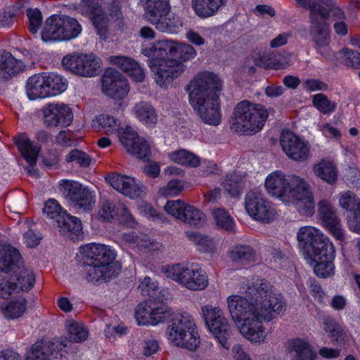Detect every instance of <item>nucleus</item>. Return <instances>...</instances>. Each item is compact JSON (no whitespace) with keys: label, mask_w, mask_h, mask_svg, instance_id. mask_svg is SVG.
<instances>
[{"label":"nucleus","mask_w":360,"mask_h":360,"mask_svg":"<svg viewBox=\"0 0 360 360\" xmlns=\"http://www.w3.org/2000/svg\"><path fill=\"white\" fill-rule=\"evenodd\" d=\"M226 302L231 319L240 335L257 345L267 342L264 321H270L274 314L284 309L281 294L274 292L272 285L264 280H257L248 286L245 293L230 295Z\"/></svg>","instance_id":"obj_1"},{"label":"nucleus","mask_w":360,"mask_h":360,"mask_svg":"<svg viewBox=\"0 0 360 360\" xmlns=\"http://www.w3.org/2000/svg\"><path fill=\"white\" fill-rule=\"evenodd\" d=\"M141 53L148 58L147 63L155 82L165 89L186 70L182 62L169 56L178 54L181 60H190L197 54L191 45L169 39L158 41L143 49Z\"/></svg>","instance_id":"obj_2"},{"label":"nucleus","mask_w":360,"mask_h":360,"mask_svg":"<svg viewBox=\"0 0 360 360\" xmlns=\"http://www.w3.org/2000/svg\"><path fill=\"white\" fill-rule=\"evenodd\" d=\"M264 188L269 195L286 205L295 206L302 214L311 216L314 213V197L303 178L275 170L266 176Z\"/></svg>","instance_id":"obj_3"},{"label":"nucleus","mask_w":360,"mask_h":360,"mask_svg":"<svg viewBox=\"0 0 360 360\" xmlns=\"http://www.w3.org/2000/svg\"><path fill=\"white\" fill-rule=\"evenodd\" d=\"M221 87L219 77L208 71L198 74L188 86L190 104L207 124L217 126L221 122L219 94Z\"/></svg>","instance_id":"obj_4"},{"label":"nucleus","mask_w":360,"mask_h":360,"mask_svg":"<svg viewBox=\"0 0 360 360\" xmlns=\"http://www.w3.org/2000/svg\"><path fill=\"white\" fill-rule=\"evenodd\" d=\"M95 122L100 130L108 135L117 133L119 140L127 153L143 160L149 158L150 145L129 126L121 127L120 121L110 115H100Z\"/></svg>","instance_id":"obj_5"},{"label":"nucleus","mask_w":360,"mask_h":360,"mask_svg":"<svg viewBox=\"0 0 360 360\" xmlns=\"http://www.w3.org/2000/svg\"><path fill=\"white\" fill-rule=\"evenodd\" d=\"M165 338L172 346L191 352L200 345L195 320L186 311L173 312L165 329Z\"/></svg>","instance_id":"obj_6"},{"label":"nucleus","mask_w":360,"mask_h":360,"mask_svg":"<svg viewBox=\"0 0 360 360\" xmlns=\"http://www.w3.org/2000/svg\"><path fill=\"white\" fill-rule=\"evenodd\" d=\"M268 117L263 105L244 100L233 109L231 129L240 134L253 135L262 129Z\"/></svg>","instance_id":"obj_7"},{"label":"nucleus","mask_w":360,"mask_h":360,"mask_svg":"<svg viewBox=\"0 0 360 360\" xmlns=\"http://www.w3.org/2000/svg\"><path fill=\"white\" fill-rule=\"evenodd\" d=\"M160 271L167 278L191 291H202L209 285L206 271L197 263H177L164 265Z\"/></svg>","instance_id":"obj_8"},{"label":"nucleus","mask_w":360,"mask_h":360,"mask_svg":"<svg viewBox=\"0 0 360 360\" xmlns=\"http://www.w3.org/2000/svg\"><path fill=\"white\" fill-rule=\"evenodd\" d=\"M145 8L146 20L155 28L169 34L178 33L182 26L181 20L170 13L169 0H140Z\"/></svg>","instance_id":"obj_9"},{"label":"nucleus","mask_w":360,"mask_h":360,"mask_svg":"<svg viewBox=\"0 0 360 360\" xmlns=\"http://www.w3.org/2000/svg\"><path fill=\"white\" fill-rule=\"evenodd\" d=\"M82 30L75 18L55 15L46 20L41 38L44 42L69 41L77 37Z\"/></svg>","instance_id":"obj_10"},{"label":"nucleus","mask_w":360,"mask_h":360,"mask_svg":"<svg viewBox=\"0 0 360 360\" xmlns=\"http://www.w3.org/2000/svg\"><path fill=\"white\" fill-rule=\"evenodd\" d=\"M298 247L304 259L316 257L317 252L331 250L333 245L328 237L320 229L312 226H304L297 233Z\"/></svg>","instance_id":"obj_11"},{"label":"nucleus","mask_w":360,"mask_h":360,"mask_svg":"<svg viewBox=\"0 0 360 360\" xmlns=\"http://www.w3.org/2000/svg\"><path fill=\"white\" fill-rule=\"evenodd\" d=\"M173 311L162 300L150 299L140 303L135 310V319L139 326H155L170 318Z\"/></svg>","instance_id":"obj_12"},{"label":"nucleus","mask_w":360,"mask_h":360,"mask_svg":"<svg viewBox=\"0 0 360 360\" xmlns=\"http://www.w3.org/2000/svg\"><path fill=\"white\" fill-rule=\"evenodd\" d=\"M62 65L78 76L93 77L98 75L102 62L94 54L72 53L63 58Z\"/></svg>","instance_id":"obj_13"},{"label":"nucleus","mask_w":360,"mask_h":360,"mask_svg":"<svg viewBox=\"0 0 360 360\" xmlns=\"http://www.w3.org/2000/svg\"><path fill=\"white\" fill-rule=\"evenodd\" d=\"M70 342L63 338L41 340L32 345L24 360H51L69 352Z\"/></svg>","instance_id":"obj_14"},{"label":"nucleus","mask_w":360,"mask_h":360,"mask_svg":"<svg viewBox=\"0 0 360 360\" xmlns=\"http://www.w3.org/2000/svg\"><path fill=\"white\" fill-rule=\"evenodd\" d=\"M244 205L246 212L253 220L269 224L276 218L275 208L259 192L249 191L245 196Z\"/></svg>","instance_id":"obj_15"},{"label":"nucleus","mask_w":360,"mask_h":360,"mask_svg":"<svg viewBox=\"0 0 360 360\" xmlns=\"http://www.w3.org/2000/svg\"><path fill=\"white\" fill-rule=\"evenodd\" d=\"M42 120L48 128L67 127L73 120V112L68 104L52 102L41 108Z\"/></svg>","instance_id":"obj_16"},{"label":"nucleus","mask_w":360,"mask_h":360,"mask_svg":"<svg viewBox=\"0 0 360 360\" xmlns=\"http://www.w3.org/2000/svg\"><path fill=\"white\" fill-rule=\"evenodd\" d=\"M280 145L287 157L293 161L302 162L309 157V143L289 130L282 131Z\"/></svg>","instance_id":"obj_17"},{"label":"nucleus","mask_w":360,"mask_h":360,"mask_svg":"<svg viewBox=\"0 0 360 360\" xmlns=\"http://www.w3.org/2000/svg\"><path fill=\"white\" fill-rule=\"evenodd\" d=\"M60 189L67 192V197L76 208L84 211L93 209L95 200L90 191L81 184L71 180L62 179L58 183Z\"/></svg>","instance_id":"obj_18"},{"label":"nucleus","mask_w":360,"mask_h":360,"mask_svg":"<svg viewBox=\"0 0 360 360\" xmlns=\"http://www.w3.org/2000/svg\"><path fill=\"white\" fill-rule=\"evenodd\" d=\"M102 91L115 99H122L129 91L127 78L115 68H108L102 78Z\"/></svg>","instance_id":"obj_19"},{"label":"nucleus","mask_w":360,"mask_h":360,"mask_svg":"<svg viewBox=\"0 0 360 360\" xmlns=\"http://www.w3.org/2000/svg\"><path fill=\"white\" fill-rule=\"evenodd\" d=\"M107 180L114 189L131 199L143 198L147 193L146 187L132 176L113 174Z\"/></svg>","instance_id":"obj_20"},{"label":"nucleus","mask_w":360,"mask_h":360,"mask_svg":"<svg viewBox=\"0 0 360 360\" xmlns=\"http://www.w3.org/2000/svg\"><path fill=\"white\" fill-rule=\"evenodd\" d=\"M81 253L88 259L104 266H112L121 270V265L115 260L117 256V251L109 245L100 243H90L81 248Z\"/></svg>","instance_id":"obj_21"},{"label":"nucleus","mask_w":360,"mask_h":360,"mask_svg":"<svg viewBox=\"0 0 360 360\" xmlns=\"http://www.w3.org/2000/svg\"><path fill=\"white\" fill-rule=\"evenodd\" d=\"M297 4L302 8H309L310 11V35L312 40L318 46L328 44V34L323 29V22L320 20L319 15H326L328 13L321 11L317 8V4L314 0H295Z\"/></svg>","instance_id":"obj_22"},{"label":"nucleus","mask_w":360,"mask_h":360,"mask_svg":"<svg viewBox=\"0 0 360 360\" xmlns=\"http://www.w3.org/2000/svg\"><path fill=\"white\" fill-rule=\"evenodd\" d=\"M79 11L84 16L91 18L98 34L101 37L106 36L109 19L103 13L98 0H82Z\"/></svg>","instance_id":"obj_23"},{"label":"nucleus","mask_w":360,"mask_h":360,"mask_svg":"<svg viewBox=\"0 0 360 360\" xmlns=\"http://www.w3.org/2000/svg\"><path fill=\"white\" fill-rule=\"evenodd\" d=\"M15 144L20 151L22 157L29 164L28 174L32 177L39 176L37 169L34 167L41 146L32 141L26 134H20L15 138Z\"/></svg>","instance_id":"obj_24"},{"label":"nucleus","mask_w":360,"mask_h":360,"mask_svg":"<svg viewBox=\"0 0 360 360\" xmlns=\"http://www.w3.org/2000/svg\"><path fill=\"white\" fill-rule=\"evenodd\" d=\"M317 214L323 226L338 238V212L335 200H321L317 204Z\"/></svg>","instance_id":"obj_25"},{"label":"nucleus","mask_w":360,"mask_h":360,"mask_svg":"<svg viewBox=\"0 0 360 360\" xmlns=\"http://www.w3.org/2000/svg\"><path fill=\"white\" fill-rule=\"evenodd\" d=\"M335 257V250L333 245L331 250L317 252L316 257L306 259L307 263L314 269L315 274L321 278H326L335 272L333 261Z\"/></svg>","instance_id":"obj_26"},{"label":"nucleus","mask_w":360,"mask_h":360,"mask_svg":"<svg viewBox=\"0 0 360 360\" xmlns=\"http://www.w3.org/2000/svg\"><path fill=\"white\" fill-rule=\"evenodd\" d=\"M122 241L132 248L139 250H147L149 252L160 250L162 245L151 240L147 235L143 233L138 234L134 231H129L122 235Z\"/></svg>","instance_id":"obj_27"},{"label":"nucleus","mask_w":360,"mask_h":360,"mask_svg":"<svg viewBox=\"0 0 360 360\" xmlns=\"http://www.w3.org/2000/svg\"><path fill=\"white\" fill-rule=\"evenodd\" d=\"M24 67L21 60H17L8 52L0 51V81L11 79L22 71Z\"/></svg>","instance_id":"obj_28"},{"label":"nucleus","mask_w":360,"mask_h":360,"mask_svg":"<svg viewBox=\"0 0 360 360\" xmlns=\"http://www.w3.org/2000/svg\"><path fill=\"white\" fill-rule=\"evenodd\" d=\"M13 271L15 274V279L18 281L17 283H14L11 281L13 278L8 279L9 282L15 285V289L12 292V294L16 291L18 287L22 291H28L34 285L35 282V276L31 269L25 268L21 266V257L20 256L18 264L15 268H11L8 271H5V273ZM7 280V278H6Z\"/></svg>","instance_id":"obj_29"},{"label":"nucleus","mask_w":360,"mask_h":360,"mask_svg":"<svg viewBox=\"0 0 360 360\" xmlns=\"http://www.w3.org/2000/svg\"><path fill=\"white\" fill-rule=\"evenodd\" d=\"M53 226L61 234L72 240L79 239L82 233L81 221L67 213H65L61 219H58L57 224Z\"/></svg>","instance_id":"obj_30"},{"label":"nucleus","mask_w":360,"mask_h":360,"mask_svg":"<svg viewBox=\"0 0 360 360\" xmlns=\"http://www.w3.org/2000/svg\"><path fill=\"white\" fill-rule=\"evenodd\" d=\"M286 349L297 360H315L316 358V354L309 342L301 338L289 340Z\"/></svg>","instance_id":"obj_31"},{"label":"nucleus","mask_w":360,"mask_h":360,"mask_svg":"<svg viewBox=\"0 0 360 360\" xmlns=\"http://www.w3.org/2000/svg\"><path fill=\"white\" fill-rule=\"evenodd\" d=\"M228 0H191L192 8L197 15L207 18L216 15L226 6Z\"/></svg>","instance_id":"obj_32"},{"label":"nucleus","mask_w":360,"mask_h":360,"mask_svg":"<svg viewBox=\"0 0 360 360\" xmlns=\"http://www.w3.org/2000/svg\"><path fill=\"white\" fill-rule=\"evenodd\" d=\"M25 92L31 101L47 98L44 73L35 74L28 78Z\"/></svg>","instance_id":"obj_33"},{"label":"nucleus","mask_w":360,"mask_h":360,"mask_svg":"<svg viewBox=\"0 0 360 360\" xmlns=\"http://www.w3.org/2000/svg\"><path fill=\"white\" fill-rule=\"evenodd\" d=\"M342 153L349 160L348 166L343 173V179L354 187L360 186V169L356 165V156L352 149L342 146Z\"/></svg>","instance_id":"obj_34"},{"label":"nucleus","mask_w":360,"mask_h":360,"mask_svg":"<svg viewBox=\"0 0 360 360\" xmlns=\"http://www.w3.org/2000/svg\"><path fill=\"white\" fill-rule=\"evenodd\" d=\"M120 272L116 267L99 264L89 265L86 269V278L91 281H107L116 277Z\"/></svg>","instance_id":"obj_35"},{"label":"nucleus","mask_w":360,"mask_h":360,"mask_svg":"<svg viewBox=\"0 0 360 360\" xmlns=\"http://www.w3.org/2000/svg\"><path fill=\"white\" fill-rule=\"evenodd\" d=\"M133 115L146 125H155L158 121V114L154 107L148 102L141 101L136 103L132 110Z\"/></svg>","instance_id":"obj_36"},{"label":"nucleus","mask_w":360,"mask_h":360,"mask_svg":"<svg viewBox=\"0 0 360 360\" xmlns=\"http://www.w3.org/2000/svg\"><path fill=\"white\" fill-rule=\"evenodd\" d=\"M5 318L8 319H18L24 315L27 310V301L22 295L12 298L1 308Z\"/></svg>","instance_id":"obj_37"},{"label":"nucleus","mask_w":360,"mask_h":360,"mask_svg":"<svg viewBox=\"0 0 360 360\" xmlns=\"http://www.w3.org/2000/svg\"><path fill=\"white\" fill-rule=\"evenodd\" d=\"M47 98L56 96L63 93L68 87L67 80L62 76L53 73H44Z\"/></svg>","instance_id":"obj_38"},{"label":"nucleus","mask_w":360,"mask_h":360,"mask_svg":"<svg viewBox=\"0 0 360 360\" xmlns=\"http://www.w3.org/2000/svg\"><path fill=\"white\" fill-rule=\"evenodd\" d=\"M207 327L210 331L218 340L221 346L229 349L230 348L229 339L231 335V328L228 319L226 318H224L215 323H212Z\"/></svg>","instance_id":"obj_39"},{"label":"nucleus","mask_w":360,"mask_h":360,"mask_svg":"<svg viewBox=\"0 0 360 360\" xmlns=\"http://www.w3.org/2000/svg\"><path fill=\"white\" fill-rule=\"evenodd\" d=\"M20 257L19 251L8 244L0 245V271L15 268Z\"/></svg>","instance_id":"obj_40"},{"label":"nucleus","mask_w":360,"mask_h":360,"mask_svg":"<svg viewBox=\"0 0 360 360\" xmlns=\"http://www.w3.org/2000/svg\"><path fill=\"white\" fill-rule=\"evenodd\" d=\"M315 175L328 184H333L336 179L335 165L329 159H323L313 165Z\"/></svg>","instance_id":"obj_41"},{"label":"nucleus","mask_w":360,"mask_h":360,"mask_svg":"<svg viewBox=\"0 0 360 360\" xmlns=\"http://www.w3.org/2000/svg\"><path fill=\"white\" fill-rule=\"evenodd\" d=\"M168 157L170 161L185 167H196L200 163V158L195 154L185 149L172 151Z\"/></svg>","instance_id":"obj_42"},{"label":"nucleus","mask_w":360,"mask_h":360,"mask_svg":"<svg viewBox=\"0 0 360 360\" xmlns=\"http://www.w3.org/2000/svg\"><path fill=\"white\" fill-rule=\"evenodd\" d=\"M244 178L240 173L229 174L222 182L223 188L231 197H238L244 188Z\"/></svg>","instance_id":"obj_43"},{"label":"nucleus","mask_w":360,"mask_h":360,"mask_svg":"<svg viewBox=\"0 0 360 360\" xmlns=\"http://www.w3.org/2000/svg\"><path fill=\"white\" fill-rule=\"evenodd\" d=\"M65 326L70 341L82 342L87 339L89 331L83 323L73 319H68Z\"/></svg>","instance_id":"obj_44"},{"label":"nucleus","mask_w":360,"mask_h":360,"mask_svg":"<svg viewBox=\"0 0 360 360\" xmlns=\"http://www.w3.org/2000/svg\"><path fill=\"white\" fill-rule=\"evenodd\" d=\"M212 214L219 229L227 231H232L234 229L235 221L225 209L215 208L212 210Z\"/></svg>","instance_id":"obj_45"},{"label":"nucleus","mask_w":360,"mask_h":360,"mask_svg":"<svg viewBox=\"0 0 360 360\" xmlns=\"http://www.w3.org/2000/svg\"><path fill=\"white\" fill-rule=\"evenodd\" d=\"M187 237L197 247V249L203 252H211L215 249V243L211 238L198 232H187Z\"/></svg>","instance_id":"obj_46"},{"label":"nucleus","mask_w":360,"mask_h":360,"mask_svg":"<svg viewBox=\"0 0 360 360\" xmlns=\"http://www.w3.org/2000/svg\"><path fill=\"white\" fill-rule=\"evenodd\" d=\"M229 256L233 262L247 264L255 260V253L250 246L237 245L230 252Z\"/></svg>","instance_id":"obj_47"},{"label":"nucleus","mask_w":360,"mask_h":360,"mask_svg":"<svg viewBox=\"0 0 360 360\" xmlns=\"http://www.w3.org/2000/svg\"><path fill=\"white\" fill-rule=\"evenodd\" d=\"M205 221V214L194 206L186 203L181 221L198 226Z\"/></svg>","instance_id":"obj_48"},{"label":"nucleus","mask_w":360,"mask_h":360,"mask_svg":"<svg viewBox=\"0 0 360 360\" xmlns=\"http://www.w3.org/2000/svg\"><path fill=\"white\" fill-rule=\"evenodd\" d=\"M201 314L207 326L212 323H215L226 318L224 311L219 307L212 304L202 306L201 307Z\"/></svg>","instance_id":"obj_49"},{"label":"nucleus","mask_w":360,"mask_h":360,"mask_svg":"<svg viewBox=\"0 0 360 360\" xmlns=\"http://www.w3.org/2000/svg\"><path fill=\"white\" fill-rule=\"evenodd\" d=\"M339 55H340L339 58L340 63L352 68L360 69V53L344 48L342 51H339Z\"/></svg>","instance_id":"obj_50"},{"label":"nucleus","mask_w":360,"mask_h":360,"mask_svg":"<svg viewBox=\"0 0 360 360\" xmlns=\"http://www.w3.org/2000/svg\"><path fill=\"white\" fill-rule=\"evenodd\" d=\"M23 225L27 229L23 234L24 243L29 248H35L40 243L41 234L33 229L34 223L32 221H26Z\"/></svg>","instance_id":"obj_51"},{"label":"nucleus","mask_w":360,"mask_h":360,"mask_svg":"<svg viewBox=\"0 0 360 360\" xmlns=\"http://www.w3.org/2000/svg\"><path fill=\"white\" fill-rule=\"evenodd\" d=\"M43 212L48 217L55 220L53 224H56L57 220L61 219L65 213H66V211L63 210L58 202L53 199L46 201Z\"/></svg>","instance_id":"obj_52"},{"label":"nucleus","mask_w":360,"mask_h":360,"mask_svg":"<svg viewBox=\"0 0 360 360\" xmlns=\"http://www.w3.org/2000/svg\"><path fill=\"white\" fill-rule=\"evenodd\" d=\"M137 210L139 214L147 218L148 220L162 223L166 221V218L162 214L158 212L150 204L145 202L139 204Z\"/></svg>","instance_id":"obj_53"},{"label":"nucleus","mask_w":360,"mask_h":360,"mask_svg":"<svg viewBox=\"0 0 360 360\" xmlns=\"http://www.w3.org/2000/svg\"><path fill=\"white\" fill-rule=\"evenodd\" d=\"M110 64L120 68L127 75L132 70L134 65H136V61L130 57L124 56H111L108 58Z\"/></svg>","instance_id":"obj_54"},{"label":"nucleus","mask_w":360,"mask_h":360,"mask_svg":"<svg viewBox=\"0 0 360 360\" xmlns=\"http://www.w3.org/2000/svg\"><path fill=\"white\" fill-rule=\"evenodd\" d=\"M91 158L86 153L78 150H72L66 156L65 161L68 163L75 162L80 167H86L91 163Z\"/></svg>","instance_id":"obj_55"},{"label":"nucleus","mask_w":360,"mask_h":360,"mask_svg":"<svg viewBox=\"0 0 360 360\" xmlns=\"http://www.w3.org/2000/svg\"><path fill=\"white\" fill-rule=\"evenodd\" d=\"M186 202L181 200H168L164 206L165 212L181 221Z\"/></svg>","instance_id":"obj_56"},{"label":"nucleus","mask_w":360,"mask_h":360,"mask_svg":"<svg viewBox=\"0 0 360 360\" xmlns=\"http://www.w3.org/2000/svg\"><path fill=\"white\" fill-rule=\"evenodd\" d=\"M339 205L349 212L360 208V199L354 193L348 191L339 199Z\"/></svg>","instance_id":"obj_57"},{"label":"nucleus","mask_w":360,"mask_h":360,"mask_svg":"<svg viewBox=\"0 0 360 360\" xmlns=\"http://www.w3.org/2000/svg\"><path fill=\"white\" fill-rule=\"evenodd\" d=\"M139 289L143 296L153 297L158 290V283L150 277L146 276L140 278Z\"/></svg>","instance_id":"obj_58"},{"label":"nucleus","mask_w":360,"mask_h":360,"mask_svg":"<svg viewBox=\"0 0 360 360\" xmlns=\"http://www.w3.org/2000/svg\"><path fill=\"white\" fill-rule=\"evenodd\" d=\"M27 15L29 20V30L32 34H35L42 22L41 13L37 8H31L27 11Z\"/></svg>","instance_id":"obj_59"},{"label":"nucleus","mask_w":360,"mask_h":360,"mask_svg":"<svg viewBox=\"0 0 360 360\" xmlns=\"http://www.w3.org/2000/svg\"><path fill=\"white\" fill-rule=\"evenodd\" d=\"M120 223L128 228H135L138 225V221L132 215L129 209L124 206H120V210L117 215Z\"/></svg>","instance_id":"obj_60"},{"label":"nucleus","mask_w":360,"mask_h":360,"mask_svg":"<svg viewBox=\"0 0 360 360\" xmlns=\"http://www.w3.org/2000/svg\"><path fill=\"white\" fill-rule=\"evenodd\" d=\"M313 104L323 113L333 111L335 108V104L330 103L326 96L322 94H318L313 96Z\"/></svg>","instance_id":"obj_61"},{"label":"nucleus","mask_w":360,"mask_h":360,"mask_svg":"<svg viewBox=\"0 0 360 360\" xmlns=\"http://www.w3.org/2000/svg\"><path fill=\"white\" fill-rule=\"evenodd\" d=\"M119 210L120 207H116L112 202L105 200L101 204L98 216L103 220L108 221L117 215Z\"/></svg>","instance_id":"obj_62"},{"label":"nucleus","mask_w":360,"mask_h":360,"mask_svg":"<svg viewBox=\"0 0 360 360\" xmlns=\"http://www.w3.org/2000/svg\"><path fill=\"white\" fill-rule=\"evenodd\" d=\"M183 184L179 179L169 181L167 185L160 188V193L165 196H176L183 190Z\"/></svg>","instance_id":"obj_63"},{"label":"nucleus","mask_w":360,"mask_h":360,"mask_svg":"<svg viewBox=\"0 0 360 360\" xmlns=\"http://www.w3.org/2000/svg\"><path fill=\"white\" fill-rule=\"evenodd\" d=\"M346 217L349 229L354 233L360 234V207L347 212Z\"/></svg>","instance_id":"obj_64"}]
</instances>
